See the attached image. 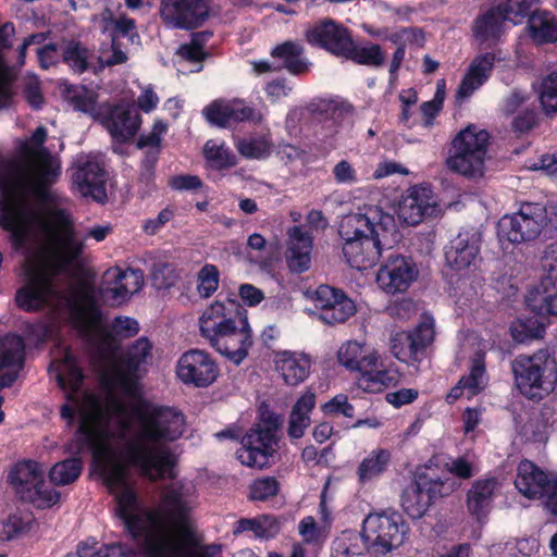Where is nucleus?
<instances>
[{
  "label": "nucleus",
  "mask_w": 557,
  "mask_h": 557,
  "mask_svg": "<svg viewBox=\"0 0 557 557\" xmlns=\"http://www.w3.org/2000/svg\"><path fill=\"white\" fill-rule=\"evenodd\" d=\"M109 438L102 426V412L97 403L89 409L81 410L76 431L77 454L84 447L91 450L92 459L109 487H124L116 497L117 517L123 521L125 531L135 543L140 557H163L161 553L170 546L161 516L153 511H139L137 493L127 486V467L117 460L113 449L106 444Z\"/></svg>",
  "instance_id": "nucleus-1"
},
{
  "label": "nucleus",
  "mask_w": 557,
  "mask_h": 557,
  "mask_svg": "<svg viewBox=\"0 0 557 557\" xmlns=\"http://www.w3.org/2000/svg\"><path fill=\"white\" fill-rule=\"evenodd\" d=\"M138 423L135 437L125 446V461L141 473L152 478L153 471L159 479H175L177 458L169 448H153L149 444L174 442L184 432V416L170 407H154L140 403L132 408Z\"/></svg>",
  "instance_id": "nucleus-2"
},
{
  "label": "nucleus",
  "mask_w": 557,
  "mask_h": 557,
  "mask_svg": "<svg viewBox=\"0 0 557 557\" xmlns=\"http://www.w3.org/2000/svg\"><path fill=\"white\" fill-rule=\"evenodd\" d=\"M397 226L393 214L381 207L364 205L343 216L338 235L343 255L350 268L359 271L373 268L385 248H391Z\"/></svg>",
  "instance_id": "nucleus-3"
},
{
  "label": "nucleus",
  "mask_w": 557,
  "mask_h": 557,
  "mask_svg": "<svg viewBox=\"0 0 557 557\" xmlns=\"http://www.w3.org/2000/svg\"><path fill=\"white\" fill-rule=\"evenodd\" d=\"M199 327L210 346L236 366L253 344L247 310L235 298L215 300L203 311Z\"/></svg>",
  "instance_id": "nucleus-4"
},
{
  "label": "nucleus",
  "mask_w": 557,
  "mask_h": 557,
  "mask_svg": "<svg viewBox=\"0 0 557 557\" xmlns=\"http://www.w3.org/2000/svg\"><path fill=\"white\" fill-rule=\"evenodd\" d=\"M160 510L164 520L178 532L174 537L168 531L165 534L170 546L161 555L163 557H220L221 546L205 545L199 550V539L190 523L191 507L184 497L182 487H168L161 495Z\"/></svg>",
  "instance_id": "nucleus-5"
},
{
  "label": "nucleus",
  "mask_w": 557,
  "mask_h": 557,
  "mask_svg": "<svg viewBox=\"0 0 557 557\" xmlns=\"http://www.w3.org/2000/svg\"><path fill=\"white\" fill-rule=\"evenodd\" d=\"M70 318L73 326L83 336L100 331L102 344L116 338H131L139 332L137 320L123 315L115 317L109 330L102 327L103 312L97 300L95 286L88 282L81 283L76 288L70 304Z\"/></svg>",
  "instance_id": "nucleus-6"
},
{
  "label": "nucleus",
  "mask_w": 557,
  "mask_h": 557,
  "mask_svg": "<svg viewBox=\"0 0 557 557\" xmlns=\"http://www.w3.org/2000/svg\"><path fill=\"white\" fill-rule=\"evenodd\" d=\"M511 371L517 388L530 400H543L557 386V360L548 347L532 355H518L511 361Z\"/></svg>",
  "instance_id": "nucleus-7"
},
{
  "label": "nucleus",
  "mask_w": 557,
  "mask_h": 557,
  "mask_svg": "<svg viewBox=\"0 0 557 557\" xmlns=\"http://www.w3.org/2000/svg\"><path fill=\"white\" fill-rule=\"evenodd\" d=\"M457 482L445 472L425 468L416 473L413 480L403 490L400 504L411 519L422 518L437 498L449 496Z\"/></svg>",
  "instance_id": "nucleus-8"
},
{
  "label": "nucleus",
  "mask_w": 557,
  "mask_h": 557,
  "mask_svg": "<svg viewBox=\"0 0 557 557\" xmlns=\"http://www.w3.org/2000/svg\"><path fill=\"white\" fill-rule=\"evenodd\" d=\"M219 441L231 440L240 442L242 447L236 451V458L244 466L262 469L269 467L275 453L277 437L275 430L256 425L245 435L237 424H230L215 433Z\"/></svg>",
  "instance_id": "nucleus-9"
},
{
  "label": "nucleus",
  "mask_w": 557,
  "mask_h": 557,
  "mask_svg": "<svg viewBox=\"0 0 557 557\" xmlns=\"http://www.w3.org/2000/svg\"><path fill=\"white\" fill-rule=\"evenodd\" d=\"M490 138L487 131L478 129L474 125L461 129L451 141L446 161L448 168L468 177L481 176Z\"/></svg>",
  "instance_id": "nucleus-10"
},
{
  "label": "nucleus",
  "mask_w": 557,
  "mask_h": 557,
  "mask_svg": "<svg viewBox=\"0 0 557 557\" xmlns=\"http://www.w3.org/2000/svg\"><path fill=\"white\" fill-rule=\"evenodd\" d=\"M408 531L401 513L396 510H383L369 513L362 523V532L370 546V554L385 555L403 544Z\"/></svg>",
  "instance_id": "nucleus-11"
},
{
  "label": "nucleus",
  "mask_w": 557,
  "mask_h": 557,
  "mask_svg": "<svg viewBox=\"0 0 557 557\" xmlns=\"http://www.w3.org/2000/svg\"><path fill=\"white\" fill-rule=\"evenodd\" d=\"M547 222V211L543 203L524 202L518 212L504 215L497 224L499 240L520 244L535 239Z\"/></svg>",
  "instance_id": "nucleus-12"
},
{
  "label": "nucleus",
  "mask_w": 557,
  "mask_h": 557,
  "mask_svg": "<svg viewBox=\"0 0 557 557\" xmlns=\"http://www.w3.org/2000/svg\"><path fill=\"white\" fill-rule=\"evenodd\" d=\"M517 490L530 499H541L553 516H557V475L543 471L528 459L519 462L515 479Z\"/></svg>",
  "instance_id": "nucleus-13"
},
{
  "label": "nucleus",
  "mask_w": 557,
  "mask_h": 557,
  "mask_svg": "<svg viewBox=\"0 0 557 557\" xmlns=\"http://www.w3.org/2000/svg\"><path fill=\"white\" fill-rule=\"evenodd\" d=\"M54 271L47 262L32 264L26 271L25 284L16 290V306L26 312H37L45 308L54 294Z\"/></svg>",
  "instance_id": "nucleus-14"
},
{
  "label": "nucleus",
  "mask_w": 557,
  "mask_h": 557,
  "mask_svg": "<svg viewBox=\"0 0 557 557\" xmlns=\"http://www.w3.org/2000/svg\"><path fill=\"white\" fill-rule=\"evenodd\" d=\"M210 0H160L159 15L172 29L194 30L210 17Z\"/></svg>",
  "instance_id": "nucleus-15"
},
{
  "label": "nucleus",
  "mask_w": 557,
  "mask_h": 557,
  "mask_svg": "<svg viewBox=\"0 0 557 557\" xmlns=\"http://www.w3.org/2000/svg\"><path fill=\"white\" fill-rule=\"evenodd\" d=\"M13 169H20L22 180V198L28 202V197L33 196L38 202H50L52 197L50 186L53 185L60 176V165L54 163L49 157L41 162L30 165L23 162H12Z\"/></svg>",
  "instance_id": "nucleus-16"
},
{
  "label": "nucleus",
  "mask_w": 557,
  "mask_h": 557,
  "mask_svg": "<svg viewBox=\"0 0 557 557\" xmlns=\"http://www.w3.org/2000/svg\"><path fill=\"white\" fill-rule=\"evenodd\" d=\"M143 285L144 272L140 269L114 267L104 272L96 296L110 307H119L126 304Z\"/></svg>",
  "instance_id": "nucleus-17"
},
{
  "label": "nucleus",
  "mask_w": 557,
  "mask_h": 557,
  "mask_svg": "<svg viewBox=\"0 0 557 557\" xmlns=\"http://www.w3.org/2000/svg\"><path fill=\"white\" fill-rule=\"evenodd\" d=\"M433 320L419 323L411 331L395 333L391 338V350L393 355L403 362H420L425 355L426 348L434 341Z\"/></svg>",
  "instance_id": "nucleus-18"
},
{
  "label": "nucleus",
  "mask_w": 557,
  "mask_h": 557,
  "mask_svg": "<svg viewBox=\"0 0 557 557\" xmlns=\"http://www.w3.org/2000/svg\"><path fill=\"white\" fill-rule=\"evenodd\" d=\"M152 345L147 337L136 339L120 359L113 370L112 382L126 395L133 396L138 389V370L151 355Z\"/></svg>",
  "instance_id": "nucleus-19"
},
{
  "label": "nucleus",
  "mask_w": 557,
  "mask_h": 557,
  "mask_svg": "<svg viewBox=\"0 0 557 557\" xmlns=\"http://www.w3.org/2000/svg\"><path fill=\"white\" fill-rule=\"evenodd\" d=\"M176 373L185 384L208 387L216 381L220 369L208 352L190 349L180 357Z\"/></svg>",
  "instance_id": "nucleus-20"
},
{
  "label": "nucleus",
  "mask_w": 557,
  "mask_h": 557,
  "mask_svg": "<svg viewBox=\"0 0 557 557\" xmlns=\"http://www.w3.org/2000/svg\"><path fill=\"white\" fill-rule=\"evenodd\" d=\"M419 270L411 257L392 253L376 273V283L385 293H405L417 280Z\"/></svg>",
  "instance_id": "nucleus-21"
},
{
  "label": "nucleus",
  "mask_w": 557,
  "mask_h": 557,
  "mask_svg": "<svg viewBox=\"0 0 557 557\" xmlns=\"http://www.w3.org/2000/svg\"><path fill=\"white\" fill-rule=\"evenodd\" d=\"M305 38L310 46L343 59L348 46L351 45L352 36L349 28L332 18H324L309 27Z\"/></svg>",
  "instance_id": "nucleus-22"
},
{
  "label": "nucleus",
  "mask_w": 557,
  "mask_h": 557,
  "mask_svg": "<svg viewBox=\"0 0 557 557\" xmlns=\"http://www.w3.org/2000/svg\"><path fill=\"white\" fill-rule=\"evenodd\" d=\"M314 305L320 310V320L329 325L345 323L357 311L352 299L342 289L329 285L317 288Z\"/></svg>",
  "instance_id": "nucleus-23"
},
{
  "label": "nucleus",
  "mask_w": 557,
  "mask_h": 557,
  "mask_svg": "<svg viewBox=\"0 0 557 557\" xmlns=\"http://www.w3.org/2000/svg\"><path fill=\"white\" fill-rule=\"evenodd\" d=\"M435 207L432 189L425 185H414L403 195L397 214L404 223L418 225L425 218L433 215Z\"/></svg>",
  "instance_id": "nucleus-24"
},
{
  "label": "nucleus",
  "mask_w": 557,
  "mask_h": 557,
  "mask_svg": "<svg viewBox=\"0 0 557 557\" xmlns=\"http://www.w3.org/2000/svg\"><path fill=\"white\" fill-rule=\"evenodd\" d=\"M25 341L21 335L7 334L0 342V387H11L25 364Z\"/></svg>",
  "instance_id": "nucleus-25"
},
{
  "label": "nucleus",
  "mask_w": 557,
  "mask_h": 557,
  "mask_svg": "<svg viewBox=\"0 0 557 557\" xmlns=\"http://www.w3.org/2000/svg\"><path fill=\"white\" fill-rule=\"evenodd\" d=\"M481 234L474 230H465L450 240L445 248V260L447 265L461 271L469 269L479 258Z\"/></svg>",
  "instance_id": "nucleus-26"
},
{
  "label": "nucleus",
  "mask_w": 557,
  "mask_h": 557,
  "mask_svg": "<svg viewBox=\"0 0 557 557\" xmlns=\"http://www.w3.org/2000/svg\"><path fill=\"white\" fill-rule=\"evenodd\" d=\"M73 182L83 196H90L98 201L107 198L106 171L97 160L84 156L77 159Z\"/></svg>",
  "instance_id": "nucleus-27"
},
{
  "label": "nucleus",
  "mask_w": 557,
  "mask_h": 557,
  "mask_svg": "<svg viewBox=\"0 0 557 557\" xmlns=\"http://www.w3.org/2000/svg\"><path fill=\"white\" fill-rule=\"evenodd\" d=\"M103 124L114 141L125 144L137 134L141 117L129 104L119 103L109 110Z\"/></svg>",
  "instance_id": "nucleus-28"
},
{
  "label": "nucleus",
  "mask_w": 557,
  "mask_h": 557,
  "mask_svg": "<svg viewBox=\"0 0 557 557\" xmlns=\"http://www.w3.org/2000/svg\"><path fill=\"white\" fill-rule=\"evenodd\" d=\"M497 487L498 480L491 476L475 480L468 490L466 495L467 510L478 523L483 524L486 522L493 508Z\"/></svg>",
  "instance_id": "nucleus-29"
},
{
  "label": "nucleus",
  "mask_w": 557,
  "mask_h": 557,
  "mask_svg": "<svg viewBox=\"0 0 557 557\" xmlns=\"http://www.w3.org/2000/svg\"><path fill=\"white\" fill-rule=\"evenodd\" d=\"M312 243V236L301 225L288 230L285 257L290 272L301 274L310 269Z\"/></svg>",
  "instance_id": "nucleus-30"
},
{
  "label": "nucleus",
  "mask_w": 557,
  "mask_h": 557,
  "mask_svg": "<svg viewBox=\"0 0 557 557\" xmlns=\"http://www.w3.org/2000/svg\"><path fill=\"white\" fill-rule=\"evenodd\" d=\"M29 218L28 202H14L0 207V227L10 233L11 243L16 249L26 245Z\"/></svg>",
  "instance_id": "nucleus-31"
},
{
  "label": "nucleus",
  "mask_w": 557,
  "mask_h": 557,
  "mask_svg": "<svg viewBox=\"0 0 557 557\" xmlns=\"http://www.w3.org/2000/svg\"><path fill=\"white\" fill-rule=\"evenodd\" d=\"M507 7L495 5L479 14L472 24V35L480 45H495L504 33L508 18Z\"/></svg>",
  "instance_id": "nucleus-32"
},
{
  "label": "nucleus",
  "mask_w": 557,
  "mask_h": 557,
  "mask_svg": "<svg viewBox=\"0 0 557 557\" xmlns=\"http://www.w3.org/2000/svg\"><path fill=\"white\" fill-rule=\"evenodd\" d=\"M494 52L478 54L470 63L457 89L459 99H467L490 78L496 62Z\"/></svg>",
  "instance_id": "nucleus-33"
},
{
  "label": "nucleus",
  "mask_w": 557,
  "mask_h": 557,
  "mask_svg": "<svg viewBox=\"0 0 557 557\" xmlns=\"http://www.w3.org/2000/svg\"><path fill=\"white\" fill-rule=\"evenodd\" d=\"M274 364L286 385L297 386L308 377L311 360L304 352L282 350L274 354Z\"/></svg>",
  "instance_id": "nucleus-34"
},
{
  "label": "nucleus",
  "mask_w": 557,
  "mask_h": 557,
  "mask_svg": "<svg viewBox=\"0 0 557 557\" xmlns=\"http://www.w3.org/2000/svg\"><path fill=\"white\" fill-rule=\"evenodd\" d=\"M15 34L13 23L5 22L0 26V110L10 107L14 92L15 75L9 66L4 50L12 47L10 38Z\"/></svg>",
  "instance_id": "nucleus-35"
},
{
  "label": "nucleus",
  "mask_w": 557,
  "mask_h": 557,
  "mask_svg": "<svg viewBox=\"0 0 557 557\" xmlns=\"http://www.w3.org/2000/svg\"><path fill=\"white\" fill-rule=\"evenodd\" d=\"M527 34L536 47L557 42V16L543 9H536L527 20Z\"/></svg>",
  "instance_id": "nucleus-36"
},
{
  "label": "nucleus",
  "mask_w": 557,
  "mask_h": 557,
  "mask_svg": "<svg viewBox=\"0 0 557 557\" xmlns=\"http://www.w3.org/2000/svg\"><path fill=\"white\" fill-rule=\"evenodd\" d=\"M337 359L346 369L363 375L371 366L375 364V361H380V356L375 350L356 341H349L339 347Z\"/></svg>",
  "instance_id": "nucleus-37"
},
{
  "label": "nucleus",
  "mask_w": 557,
  "mask_h": 557,
  "mask_svg": "<svg viewBox=\"0 0 557 557\" xmlns=\"http://www.w3.org/2000/svg\"><path fill=\"white\" fill-rule=\"evenodd\" d=\"M317 397L311 391H306L293 405L289 417L287 434L290 438H301L311 424L310 414L315 407Z\"/></svg>",
  "instance_id": "nucleus-38"
},
{
  "label": "nucleus",
  "mask_w": 557,
  "mask_h": 557,
  "mask_svg": "<svg viewBox=\"0 0 557 557\" xmlns=\"http://www.w3.org/2000/svg\"><path fill=\"white\" fill-rule=\"evenodd\" d=\"M271 57L282 62L284 67L292 75H301L308 72L309 61L305 57V48L301 44L293 40H286L276 45Z\"/></svg>",
  "instance_id": "nucleus-39"
},
{
  "label": "nucleus",
  "mask_w": 557,
  "mask_h": 557,
  "mask_svg": "<svg viewBox=\"0 0 557 557\" xmlns=\"http://www.w3.org/2000/svg\"><path fill=\"white\" fill-rule=\"evenodd\" d=\"M45 473L39 462L35 460H22L16 462L8 474V482L22 499L32 488V485L40 483Z\"/></svg>",
  "instance_id": "nucleus-40"
},
{
  "label": "nucleus",
  "mask_w": 557,
  "mask_h": 557,
  "mask_svg": "<svg viewBox=\"0 0 557 557\" xmlns=\"http://www.w3.org/2000/svg\"><path fill=\"white\" fill-rule=\"evenodd\" d=\"M381 366V360L375 361L371 369H368L363 375H359L357 379L358 388L366 393L376 394L396 386L400 379L399 372L395 369H383Z\"/></svg>",
  "instance_id": "nucleus-41"
},
{
  "label": "nucleus",
  "mask_w": 557,
  "mask_h": 557,
  "mask_svg": "<svg viewBox=\"0 0 557 557\" xmlns=\"http://www.w3.org/2000/svg\"><path fill=\"white\" fill-rule=\"evenodd\" d=\"M347 50L343 59L352 61L358 65L377 69L385 62L382 47L372 41L356 44L351 38V45L348 46Z\"/></svg>",
  "instance_id": "nucleus-42"
},
{
  "label": "nucleus",
  "mask_w": 557,
  "mask_h": 557,
  "mask_svg": "<svg viewBox=\"0 0 557 557\" xmlns=\"http://www.w3.org/2000/svg\"><path fill=\"white\" fill-rule=\"evenodd\" d=\"M392 463V453L386 448H375L359 463L357 474L361 483L382 476Z\"/></svg>",
  "instance_id": "nucleus-43"
},
{
  "label": "nucleus",
  "mask_w": 557,
  "mask_h": 557,
  "mask_svg": "<svg viewBox=\"0 0 557 557\" xmlns=\"http://www.w3.org/2000/svg\"><path fill=\"white\" fill-rule=\"evenodd\" d=\"M272 146L269 133L238 138L235 144L237 151L243 157L256 160H262L270 157Z\"/></svg>",
  "instance_id": "nucleus-44"
},
{
  "label": "nucleus",
  "mask_w": 557,
  "mask_h": 557,
  "mask_svg": "<svg viewBox=\"0 0 557 557\" xmlns=\"http://www.w3.org/2000/svg\"><path fill=\"white\" fill-rule=\"evenodd\" d=\"M159 161L158 150H147L140 162L138 174V194L141 198L157 191L156 168Z\"/></svg>",
  "instance_id": "nucleus-45"
},
{
  "label": "nucleus",
  "mask_w": 557,
  "mask_h": 557,
  "mask_svg": "<svg viewBox=\"0 0 557 557\" xmlns=\"http://www.w3.org/2000/svg\"><path fill=\"white\" fill-rule=\"evenodd\" d=\"M83 460L79 456L66 458L57 462L50 469V481L59 486H65L74 483L82 473Z\"/></svg>",
  "instance_id": "nucleus-46"
},
{
  "label": "nucleus",
  "mask_w": 557,
  "mask_h": 557,
  "mask_svg": "<svg viewBox=\"0 0 557 557\" xmlns=\"http://www.w3.org/2000/svg\"><path fill=\"white\" fill-rule=\"evenodd\" d=\"M366 553H370V546L362 531L344 535L335 540L332 546V557H361Z\"/></svg>",
  "instance_id": "nucleus-47"
},
{
  "label": "nucleus",
  "mask_w": 557,
  "mask_h": 557,
  "mask_svg": "<svg viewBox=\"0 0 557 557\" xmlns=\"http://www.w3.org/2000/svg\"><path fill=\"white\" fill-rule=\"evenodd\" d=\"M525 305L535 315L545 319L557 315V294H548L540 288L532 289L525 297Z\"/></svg>",
  "instance_id": "nucleus-48"
},
{
  "label": "nucleus",
  "mask_w": 557,
  "mask_h": 557,
  "mask_svg": "<svg viewBox=\"0 0 557 557\" xmlns=\"http://www.w3.org/2000/svg\"><path fill=\"white\" fill-rule=\"evenodd\" d=\"M64 98L75 111L92 113L96 110L98 95L85 85H69L64 89Z\"/></svg>",
  "instance_id": "nucleus-49"
},
{
  "label": "nucleus",
  "mask_w": 557,
  "mask_h": 557,
  "mask_svg": "<svg viewBox=\"0 0 557 557\" xmlns=\"http://www.w3.org/2000/svg\"><path fill=\"white\" fill-rule=\"evenodd\" d=\"M91 51L79 41L71 40L62 51V61L74 74H83L89 69Z\"/></svg>",
  "instance_id": "nucleus-50"
},
{
  "label": "nucleus",
  "mask_w": 557,
  "mask_h": 557,
  "mask_svg": "<svg viewBox=\"0 0 557 557\" xmlns=\"http://www.w3.org/2000/svg\"><path fill=\"white\" fill-rule=\"evenodd\" d=\"M547 324L548 321L541 319L539 315L527 318L511 326V336L518 343L540 339L544 337Z\"/></svg>",
  "instance_id": "nucleus-51"
},
{
  "label": "nucleus",
  "mask_w": 557,
  "mask_h": 557,
  "mask_svg": "<svg viewBox=\"0 0 557 557\" xmlns=\"http://www.w3.org/2000/svg\"><path fill=\"white\" fill-rule=\"evenodd\" d=\"M18 170V168L13 169V164L11 162L8 166L7 174L0 173V194L4 197V200L0 202V207L14 202H25L21 195L23 183L20 177Z\"/></svg>",
  "instance_id": "nucleus-52"
},
{
  "label": "nucleus",
  "mask_w": 557,
  "mask_h": 557,
  "mask_svg": "<svg viewBox=\"0 0 557 557\" xmlns=\"http://www.w3.org/2000/svg\"><path fill=\"white\" fill-rule=\"evenodd\" d=\"M485 374V356L483 352H476L471 359L469 374L460 377L462 384H465L468 387V398L478 395L484 389Z\"/></svg>",
  "instance_id": "nucleus-53"
},
{
  "label": "nucleus",
  "mask_w": 557,
  "mask_h": 557,
  "mask_svg": "<svg viewBox=\"0 0 557 557\" xmlns=\"http://www.w3.org/2000/svg\"><path fill=\"white\" fill-rule=\"evenodd\" d=\"M60 492L49 486L44 476L40 483L32 485V488L27 491L21 500L45 509L55 505L60 500Z\"/></svg>",
  "instance_id": "nucleus-54"
},
{
  "label": "nucleus",
  "mask_w": 557,
  "mask_h": 557,
  "mask_svg": "<svg viewBox=\"0 0 557 557\" xmlns=\"http://www.w3.org/2000/svg\"><path fill=\"white\" fill-rule=\"evenodd\" d=\"M206 160L215 170H226L236 164V157L224 144L218 145L213 140H208L203 148Z\"/></svg>",
  "instance_id": "nucleus-55"
},
{
  "label": "nucleus",
  "mask_w": 557,
  "mask_h": 557,
  "mask_svg": "<svg viewBox=\"0 0 557 557\" xmlns=\"http://www.w3.org/2000/svg\"><path fill=\"white\" fill-rule=\"evenodd\" d=\"M211 36L212 33L209 30L194 33L188 44L180 46L177 53L189 62L203 61L208 57L203 47Z\"/></svg>",
  "instance_id": "nucleus-56"
},
{
  "label": "nucleus",
  "mask_w": 557,
  "mask_h": 557,
  "mask_svg": "<svg viewBox=\"0 0 557 557\" xmlns=\"http://www.w3.org/2000/svg\"><path fill=\"white\" fill-rule=\"evenodd\" d=\"M64 363L67 368L66 375H63L62 373L57 374V383L59 387L63 391L73 389V392H79L85 379L83 370L69 355L65 356Z\"/></svg>",
  "instance_id": "nucleus-57"
},
{
  "label": "nucleus",
  "mask_w": 557,
  "mask_h": 557,
  "mask_svg": "<svg viewBox=\"0 0 557 557\" xmlns=\"http://www.w3.org/2000/svg\"><path fill=\"white\" fill-rule=\"evenodd\" d=\"M206 120L218 127L232 126L231 103L215 100L203 109Z\"/></svg>",
  "instance_id": "nucleus-58"
},
{
  "label": "nucleus",
  "mask_w": 557,
  "mask_h": 557,
  "mask_svg": "<svg viewBox=\"0 0 557 557\" xmlns=\"http://www.w3.org/2000/svg\"><path fill=\"white\" fill-rule=\"evenodd\" d=\"M280 483L274 476L259 478L249 485L250 500L264 502L277 495Z\"/></svg>",
  "instance_id": "nucleus-59"
},
{
  "label": "nucleus",
  "mask_w": 557,
  "mask_h": 557,
  "mask_svg": "<svg viewBox=\"0 0 557 557\" xmlns=\"http://www.w3.org/2000/svg\"><path fill=\"white\" fill-rule=\"evenodd\" d=\"M220 282V272L216 265L207 263L198 272L197 290L202 298L212 296Z\"/></svg>",
  "instance_id": "nucleus-60"
},
{
  "label": "nucleus",
  "mask_w": 557,
  "mask_h": 557,
  "mask_svg": "<svg viewBox=\"0 0 557 557\" xmlns=\"http://www.w3.org/2000/svg\"><path fill=\"white\" fill-rule=\"evenodd\" d=\"M540 101L546 115L557 113V72L550 73L543 81Z\"/></svg>",
  "instance_id": "nucleus-61"
},
{
  "label": "nucleus",
  "mask_w": 557,
  "mask_h": 557,
  "mask_svg": "<svg viewBox=\"0 0 557 557\" xmlns=\"http://www.w3.org/2000/svg\"><path fill=\"white\" fill-rule=\"evenodd\" d=\"M540 2V0H519L513 2L509 0L506 3L499 4V7H507L508 9V18L507 21L512 22L515 25L522 24L525 18L529 20V16L532 15V7L534 3Z\"/></svg>",
  "instance_id": "nucleus-62"
},
{
  "label": "nucleus",
  "mask_w": 557,
  "mask_h": 557,
  "mask_svg": "<svg viewBox=\"0 0 557 557\" xmlns=\"http://www.w3.org/2000/svg\"><path fill=\"white\" fill-rule=\"evenodd\" d=\"M230 103L232 110V124L240 122L259 123L261 121V114L246 101L234 99Z\"/></svg>",
  "instance_id": "nucleus-63"
},
{
  "label": "nucleus",
  "mask_w": 557,
  "mask_h": 557,
  "mask_svg": "<svg viewBox=\"0 0 557 557\" xmlns=\"http://www.w3.org/2000/svg\"><path fill=\"white\" fill-rule=\"evenodd\" d=\"M321 409L325 414L330 416L342 414L346 418H354L355 416V407L348 401V397L345 394L334 396L323 404Z\"/></svg>",
  "instance_id": "nucleus-64"
}]
</instances>
